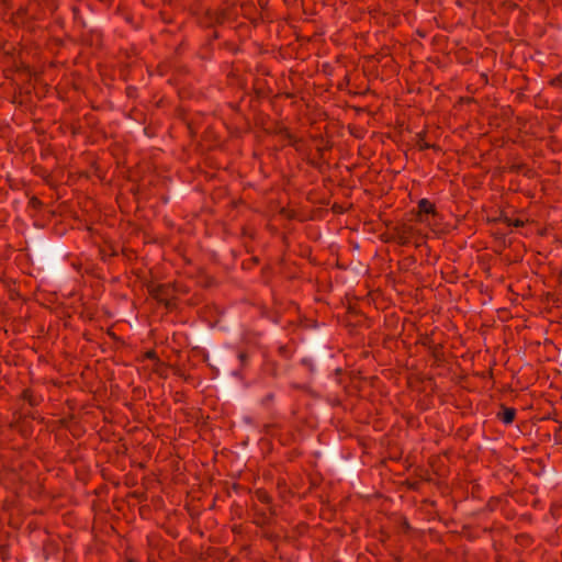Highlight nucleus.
Listing matches in <instances>:
<instances>
[{
    "label": "nucleus",
    "instance_id": "17",
    "mask_svg": "<svg viewBox=\"0 0 562 562\" xmlns=\"http://www.w3.org/2000/svg\"><path fill=\"white\" fill-rule=\"evenodd\" d=\"M549 86L553 88H562V71L549 80Z\"/></svg>",
    "mask_w": 562,
    "mask_h": 562
},
{
    "label": "nucleus",
    "instance_id": "4",
    "mask_svg": "<svg viewBox=\"0 0 562 562\" xmlns=\"http://www.w3.org/2000/svg\"><path fill=\"white\" fill-rule=\"evenodd\" d=\"M387 241L396 243L400 246H407L417 239L419 231L411 224H397L390 231Z\"/></svg>",
    "mask_w": 562,
    "mask_h": 562
},
{
    "label": "nucleus",
    "instance_id": "12",
    "mask_svg": "<svg viewBox=\"0 0 562 562\" xmlns=\"http://www.w3.org/2000/svg\"><path fill=\"white\" fill-rule=\"evenodd\" d=\"M428 352L436 362L445 360L443 346L441 344H435Z\"/></svg>",
    "mask_w": 562,
    "mask_h": 562
},
{
    "label": "nucleus",
    "instance_id": "18",
    "mask_svg": "<svg viewBox=\"0 0 562 562\" xmlns=\"http://www.w3.org/2000/svg\"><path fill=\"white\" fill-rule=\"evenodd\" d=\"M144 356L148 360L155 361L157 363H161L156 350H154V349L147 350Z\"/></svg>",
    "mask_w": 562,
    "mask_h": 562
},
{
    "label": "nucleus",
    "instance_id": "2",
    "mask_svg": "<svg viewBox=\"0 0 562 562\" xmlns=\"http://www.w3.org/2000/svg\"><path fill=\"white\" fill-rule=\"evenodd\" d=\"M20 459H13L0 470V484L7 488H14L26 480V468Z\"/></svg>",
    "mask_w": 562,
    "mask_h": 562
},
{
    "label": "nucleus",
    "instance_id": "3",
    "mask_svg": "<svg viewBox=\"0 0 562 562\" xmlns=\"http://www.w3.org/2000/svg\"><path fill=\"white\" fill-rule=\"evenodd\" d=\"M44 19V12L38 10L36 2H30L25 8H21L14 14V22L23 24L27 30H35V22Z\"/></svg>",
    "mask_w": 562,
    "mask_h": 562
},
{
    "label": "nucleus",
    "instance_id": "24",
    "mask_svg": "<svg viewBox=\"0 0 562 562\" xmlns=\"http://www.w3.org/2000/svg\"><path fill=\"white\" fill-rule=\"evenodd\" d=\"M237 527H233V531L235 532H238V529H236Z\"/></svg>",
    "mask_w": 562,
    "mask_h": 562
},
{
    "label": "nucleus",
    "instance_id": "9",
    "mask_svg": "<svg viewBox=\"0 0 562 562\" xmlns=\"http://www.w3.org/2000/svg\"><path fill=\"white\" fill-rule=\"evenodd\" d=\"M516 417V409L502 405V409L497 413V418L505 425H510Z\"/></svg>",
    "mask_w": 562,
    "mask_h": 562
},
{
    "label": "nucleus",
    "instance_id": "21",
    "mask_svg": "<svg viewBox=\"0 0 562 562\" xmlns=\"http://www.w3.org/2000/svg\"><path fill=\"white\" fill-rule=\"evenodd\" d=\"M508 225L515 226V227H521V226H524V222L521 220L509 221Z\"/></svg>",
    "mask_w": 562,
    "mask_h": 562
},
{
    "label": "nucleus",
    "instance_id": "22",
    "mask_svg": "<svg viewBox=\"0 0 562 562\" xmlns=\"http://www.w3.org/2000/svg\"><path fill=\"white\" fill-rule=\"evenodd\" d=\"M125 562H136V561H134L133 559H128Z\"/></svg>",
    "mask_w": 562,
    "mask_h": 562
},
{
    "label": "nucleus",
    "instance_id": "8",
    "mask_svg": "<svg viewBox=\"0 0 562 562\" xmlns=\"http://www.w3.org/2000/svg\"><path fill=\"white\" fill-rule=\"evenodd\" d=\"M426 137H427V132L426 131H422V132L416 134L415 146L417 147L418 150L424 151V150H427V149H435V150H439L440 149L439 146H437L435 144L428 143L426 140Z\"/></svg>",
    "mask_w": 562,
    "mask_h": 562
},
{
    "label": "nucleus",
    "instance_id": "10",
    "mask_svg": "<svg viewBox=\"0 0 562 562\" xmlns=\"http://www.w3.org/2000/svg\"><path fill=\"white\" fill-rule=\"evenodd\" d=\"M21 396H22V398H23L24 401H26V402L30 404V406H32V407H36V406H38V405L42 403V401H43V397H42L41 395H36V394L34 393V391H33V390H31V389H25V390H23V392H22V395H21Z\"/></svg>",
    "mask_w": 562,
    "mask_h": 562
},
{
    "label": "nucleus",
    "instance_id": "6",
    "mask_svg": "<svg viewBox=\"0 0 562 562\" xmlns=\"http://www.w3.org/2000/svg\"><path fill=\"white\" fill-rule=\"evenodd\" d=\"M251 513L252 524L260 528L271 525L273 517L276 516L273 506L261 508L257 504H252Z\"/></svg>",
    "mask_w": 562,
    "mask_h": 562
},
{
    "label": "nucleus",
    "instance_id": "13",
    "mask_svg": "<svg viewBox=\"0 0 562 562\" xmlns=\"http://www.w3.org/2000/svg\"><path fill=\"white\" fill-rule=\"evenodd\" d=\"M417 342L419 345H422L423 347L427 348V350H430V348L436 344L432 338V335H427V334L420 336V338L418 339Z\"/></svg>",
    "mask_w": 562,
    "mask_h": 562
},
{
    "label": "nucleus",
    "instance_id": "7",
    "mask_svg": "<svg viewBox=\"0 0 562 562\" xmlns=\"http://www.w3.org/2000/svg\"><path fill=\"white\" fill-rule=\"evenodd\" d=\"M429 216H438V211L435 203L430 202L426 198H423L417 203L416 220L419 223H428Z\"/></svg>",
    "mask_w": 562,
    "mask_h": 562
},
{
    "label": "nucleus",
    "instance_id": "11",
    "mask_svg": "<svg viewBox=\"0 0 562 562\" xmlns=\"http://www.w3.org/2000/svg\"><path fill=\"white\" fill-rule=\"evenodd\" d=\"M254 496L259 503L266 505L267 507L273 506L272 497L265 488H257L254 492Z\"/></svg>",
    "mask_w": 562,
    "mask_h": 562
},
{
    "label": "nucleus",
    "instance_id": "16",
    "mask_svg": "<svg viewBox=\"0 0 562 562\" xmlns=\"http://www.w3.org/2000/svg\"><path fill=\"white\" fill-rule=\"evenodd\" d=\"M285 137L291 146H293L295 149H300V144L302 143V139L291 134L288 130L285 131Z\"/></svg>",
    "mask_w": 562,
    "mask_h": 562
},
{
    "label": "nucleus",
    "instance_id": "1",
    "mask_svg": "<svg viewBox=\"0 0 562 562\" xmlns=\"http://www.w3.org/2000/svg\"><path fill=\"white\" fill-rule=\"evenodd\" d=\"M148 294L158 303L166 307L168 311H173L177 307V289L173 283H156L149 282L146 284Z\"/></svg>",
    "mask_w": 562,
    "mask_h": 562
},
{
    "label": "nucleus",
    "instance_id": "19",
    "mask_svg": "<svg viewBox=\"0 0 562 562\" xmlns=\"http://www.w3.org/2000/svg\"><path fill=\"white\" fill-rule=\"evenodd\" d=\"M560 508H561V506H560V505H558V504H551L549 512H550V514L552 515V517H553L554 519H558V518H559V514H558V512L560 510Z\"/></svg>",
    "mask_w": 562,
    "mask_h": 562
},
{
    "label": "nucleus",
    "instance_id": "5",
    "mask_svg": "<svg viewBox=\"0 0 562 562\" xmlns=\"http://www.w3.org/2000/svg\"><path fill=\"white\" fill-rule=\"evenodd\" d=\"M235 16V11L231 7L207 9L201 18V24L205 27L222 25Z\"/></svg>",
    "mask_w": 562,
    "mask_h": 562
},
{
    "label": "nucleus",
    "instance_id": "15",
    "mask_svg": "<svg viewBox=\"0 0 562 562\" xmlns=\"http://www.w3.org/2000/svg\"><path fill=\"white\" fill-rule=\"evenodd\" d=\"M532 537L526 532L516 536V542L521 546H529L532 543Z\"/></svg>",
    "mask_w": 562,
    "mask_h": 562
},
{
    "label": "nucleus",
    "instance_id": "14",
    "mask_svg": "<svg viewBox=\"0 0 562 562\" xmlns=\"http://www.w3.org/2000/svg\"><path fill=\"white\" fill-rule=\"evenodd\" d=\"M273 402H274V393L270 392L261 398L260 404L262 407L270 409L273 405Z\"/></svg>",
    "mask_w": 562,
    "mask_h": 562
},
{
    "label": "nucleus",
    "instance_id": "23",
    "mask_svg": "<svg viewBox=\"0 0 562 562\" xmlns=\"http://www.w3.org/2000/svg\"><path fill=\"white\" fill-rule=\"evenodd\" d=\"M237 527H233V531L235 532H238V529H236Z\"/></svg>",
    "mask_w": 562,
    "mask_h": 562
},
{
    "label": "nucleus",
    "instance_id": "20",
    "mask_svg": "<svg viewBox=\"0 0 562 562\" xmlns=\"http://www.w3.org/2000/svg\"><path fill=\"white\" fill-rule=\"evenodd\" d=\"M238 359H239L240 363L244 366L248 360V355L246 352H239Z\"/></svg>",
    "mask_w": 562,
    "mask_h": 562
}]
</instances>
